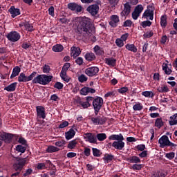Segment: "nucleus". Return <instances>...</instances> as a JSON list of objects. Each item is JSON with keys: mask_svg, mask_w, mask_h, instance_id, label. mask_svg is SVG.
Segmentation results:
<instances>
[{"mask_svg": "<svg viewBox=\"0 0 177 177\" xmlns=\"http://www.w3.org/2000/svg\"><path fill=\"white\" fill-rule=\"evenodd\" d=\"M78 23L77 30L79 32H82L87 37H92L95 33V28L92 26L91 19L83 17L77 19Z\"/></svg>", "mask_w": 177, "mask_h": 177, "instance_id": "f257e3e1", "label": "nucleus"}, {"mask_svg": "<svg viewBox=\"0 0 177 177\" xmlns=\"http://www.w3.org/2000/svg\"><path fill=\"white\" fill-rule=\"evenodd\" d=\"M53 76L46 75H39L32 80V84H39L40 85H48L52 81Z\"/></svg>", "mask_w": 177, "mask_h": 177, "instance_id": "f03ea898", "label": "nucleus"}, {"mask_svg": "<svg viewBox=\"0 0 177 177\" xmlns=\"http://www.w3.org/2000/svg\"><path fill=\"white\" fill-rule=\"evenodd\" d=\"M27 163V158H16V162L14 164V169L15 171H21L23 169V167L26 165Z\"/></svg>", "mask_w": 177, "mask_h": 177, "instance_id": "7ed1b4c3", "label": "nucleus"}, {"mask_svg": "<svg viewBox=\"0 0 177 177\" xmlns=\"http://www.w3.org/2000/svg\"><path fill=\"white\" fill-rule=\"evenodd\" d=\"M158 143L160 147H165L167 146H171V147H175V144L169 141V138L167 136H162L158 140Z\"/></svg>", "mask_w": 177, "mask_h": 177, "instance_id": "20e7f679", "label": "nucleus"}, {"mask_svg": "<svg viewBox=\"0 0 177 177\" xmlns=\"http://www.w3.org/2000/svg\"><path fill=\"white\" fill-rule=\"evenodd\" d=\"M35 75H37V72H32L28 77L26 76L24 73H20L18 81L19 82H28V81H32Z\"/></svg>", "mask_w": 177, "mask_h": 177, "instance_id": "39448f33", "label": "nucleus"}, {"mask_svg": "<svg viewBox=\"0 0 177 177\" xmlns=\"http://www.w3.org/2000/svg\"><path fill=\"white\" fill-rule=\"evenodd\" d=\"M154 16V8H153V6L149 5L147 6V9L145 11L142 17L145 19H147V17H149V20H153Z\"/></svg>", "mask_w": 177, "mask_h": 177, "instance_id": "423d86ee", "label": "nucleus"}, {"mask_svg": "<svg viewBox=\"0 0 177 177\" xmlns=\"http://www.w3.org/2000/svg\"><path fill=\"white\" fill-rule=\"evenodd\" d=\"M20 33L16 31L10 32L7 35L8 39L11 42H17L20 39Z\"/></svg>", "mask_w": 177, "mask_h": 177, "instance_id": "0eeeda50", "label": "nucleus"}, {"mask_svg": "<svg viewBox=\"0 0 177 177\" xmlns=\"http://www.w3.org/2000/svg\"><path fill=\"white\" fill-rule=\"evenodd\" d=\"M86 142L89 143H97V139H96V135L92 133H86L83 135Z\"/></svg>", "mask_w": 177, "mask_h": 177, "instance_id": "6e6552de", "label": "nucleus"}, {"mask_svg": "<svg viewBox=\"0 0 177 177\" xmlns=\"http://www.w3.org/2000/svg\"><path fill=\"white\" fill-rule=\"evenodd\" d=\"M70 66H71V64L70 63H66L63 66L62 69L60 73L61 78L62 80H64V81H66V82H68V80L67 78H66V75H67V70H68V68H70Z\"/></svg>", "mask_w": 177, "mask_h": 177, "instance_id": "1a4fd4ad", "label": "nucleus"}, {"mask_svg": "<svg viewBox=\"0 0 177 177\" xmlns=\"http://www.w3.org/2000/svg\"><path fill=\"white\" fill-rule=\"evenodd\" d=\"M97 73H99V68L97 66L88 67L85 70V74H86L88 77H93L96 75Z\"/></svg>", "mask_w": 177, "mask_h": 177, "instance_id": "9d476101", "label": "nucleus"}, {"mask_svg": "<svg viewBox=\"0 0 177 177\" xmlns=\"http://www.w3.org/2000/svg\"><path fill=\"white\" fill-rule=\"evenodd\" d=\"M13 139V135L9 133H3L0 134V140H3L5 143H10Z\"/></svg>", "mask_w": 177, "mask_h": 177, "instance_id": "9b49d317", "label": "nucleus"}, {"mask_svg": "<svg viewBox=\"0 0 177 177\" xmlns=\"http://www.w3.org/2000/svg\"><path fill=\"white\" fill-rule=\"evenodd\" d=\"M86 10L91 16H96L99 13V6L97 4L91 5L86 8Z\"/></svg>", "mask_w": 177, "mask_h": 177, "instance_id": "f8f14e48", "label": "nucleus"}, {"mask_svg": "<svg viewBox=\"0 0 177 177\" xmlns=\"http://www.w3.org/2000/svg\"><path fill=\"white\" fill-rule=\"evenodd\" d=\"M93 109H101L103 106V98L101 97H97L93 100Z\"/></svg>", "mask_w": 177, "mask_h": 177, "instance_id": "ddd939ff", "label": "nucleus"}, {"mask_svg": "<svg viewBox=\"0 0 177 177\" xmlns=\"http://www.w3.org/2000/svg\"><path fill=\"white\" fill-rule=\"evenodd\" d=\"M68 8L71 10L77 12V13L82 12V6L78 5L77 3H69L68 4Z\"/></svg>", "mask_w": 177, "mask_h": 177, "instance_id": "4468645a", "label": "nucleus"}, {"mask_svg": "<svg viewBox=\"0 0 177 177\" xmlns=\"http://www.w3.org/2000/svg\"><path fill=\"white\" fill-rule=\"evenodd\" d=\"M91 121L94 125H103V124L106 123L107 120L106 118H102L100 116L96 118H91Z\"/></svg>", "mask_w": 177, "mask_h": 177, "instance_id": "2eb2a0df", "label": "nucleus"}, {"mask_svg": "<svg viewBox=\"0 0 177 177\" xmlns=\"http://www.w3.org/2000/svg\"><path fill=\"white\" fill-rule=\"evenodd\" d=\"M131 13V4L126 3L124 4L123 10L120 13L122 17H127Z\"/></svg>", "mask_w": 177, "mask_h": 177, "instance_id": "dca6fc26", "label": "nucleus"}, {"mask_svg": "<svg viewBox=\"0 0 177 177\" xmlns=\"http://www.w3.org/2000/svg\"><path fill=\"white\" fill-rule=\"evenodd\" d=\"M37 109V114L39 118H42L45 120L46 118V114H45V108L41 106H38L36 107Z\"/></svg>", "mask_w": 177, "mask_h": 177, "instance_id": "f3484780", "label": "nucleus"}, {"mask_svg": "<svg viewBox=\"0 0 177 177\" xmlns=\"http://www.w3.org/2000/svg\"><path fill=\"white\" fill-rule=\"evenodd\" d=\"M8 12L11 15V17L12 19H15V17H17V16H20V9L15 8V6H11L10 9L8 10Z\"/></svg>", "mask_w": 177, "mask_h": 177, "instance_id": "a211bd4d", "label": "nucleus"}, {"mask_svg": "<svg viewBox=\"0 0 177 177\" xmlns=\"http://www.w3.org/2000/svg\"><path fill=\"white\" fill-rule=\"evenodd\" d=\"M112 147H114L116 150H122L125 147V142L123 141H114L112 143Z\"/></svg>", "mask_w": 177, "mask_h": 177, "instance_id": "6ab92c4d", "label": "nucleus"}, {"mask_svg": "<svg viewBox=\"0 0 177 177\" xmlns=\"http://www.w3.org/2000/svg\"><path fill=\"white\" fill-rule=\"evenodd\" d=\"M95 92H96V90H95V88H91L87 86H84L80 90V95L86 96L88 93H95Z\"/></svg>", "mask_w": 177, "mask_h": 177, "instance_id": "aec40b11", "label": "nucleus"}, {"mask_svg": "<svg viewBox=\"0 0 177 177\" xmlns=\"http://www.w3.org/2000/svg\"><path fill=\"white\" fill-rule=\"evenodd\" d=\"M71 55L73 59L78 57V55H81V48H80V47L73 46L71 47Z\"/></svg>", "mask_w": 177, "mask_h": 177, "instance_id": "412c9836", "label": "nucleus"}, {"mask_svg": "<svg viewBox=\"0 0 177 177\" xmlns=\"http://www.w3.org/2000/svg\"><path fill=\"white\" fill-rule=\"evenodd\" d=\"M117 23H120V17L118 15H111V21L109 22L111 27H117Z\"/></svg>", "mask_w": 177, "mask_h": 177, "instance_id": "4be33fe9", "label": "nucleus"}, {"mask_svg": "<svg viewBox=\"0 0 177 177\" xmlns=\"http://www.w3.org/2000/svg\"><path fill=\"white\" fill-rule=\"evenodd\" d=\"M109 140H117V142L124 140V136L120 134H113L109 137Z\"/></svg>", "mask_w": 177, "mask_h": 177, "instance_id": "5701e85b", "label": "nucleus"}, {"mask_svg": "<svg viewBox=\"0 0 177 177\" xmlns=\"http://www.w3.org/2000/svg\"><path fill=\"white\" fill-rule=\"evenodd\" d=\"M78 106H81L82 109H88V107H91V103L88 102H83L81 100V98H77L76 100Z\"/></svg>", "mask_w": 177, "mask_h": 177, "instance_id": "b1692460", "label": "nucleus"}, {"mask_svg": "<svg viewBox=\"0 0 177 177\" xmlns=\"http://www.w3.org/2000/svg\"><path fill=\"white\" fill-rule=\"evenodd\" d=\"M16 88H17V82H14L6 86L4 88V91H7V92H15L16 91Z\"/></svg>", "mask_w": 177, "mask_h": 177, "instance_id": "393cba45", "label": "nucleus"}, {"mask_svg": "<svg viewBox=\"0 0 177 177\" xmlns=\"http://www.w3.org/2000/svg\"><path fill=\"white\" fill-rule=\"evenodd\" d=\"M162 67L163 71H165L167 75H171V73H172V69L169 68V66H168V63H163Z\"/></svg>", "mask_w": 177, "mask_h": 177, "instance_id": "a878e982", "label": "nucleus"}, {"mask_svg": "<svg viewBox=\"0 0 177 177\" xmlns=\"http://www.w3.org/2000/svg\"><path fill=\"white\" fill-rule=\"evenodd\" d=\"M84 58L87 62H93L96 59V56L93 53H87L85 54Z\"/></svg>", "mask_w": 177, "mask_h": 177, "instance_id": "bb28decb", "label": "nucleus"}, {"mask_svg": "<svg viewBox=\"0 0 177 177\" xmlns=\"http://www.w3.org/2000/svg\"><path fill=\"white\" fill-rule=\"evenodd\" d=\"M104 62L108 66H111L112 67H114V66H115V63H117V60L113 57L106 58Z\"/></svg>", "mask_w": 177, "mask_h": 177, "instance_id": "cd10ccee", "label": "nucleus"}, {"mask_svg": "<svg viewBox=\"0 0 177 177\" xmlns=\"http://www.w3.org/2000/svg\"><path fill=\"white\" fill-rule=\"evenodd\" d=\"M125 48L127 50L133 52V53H136V52H138V48L135 46V44H127L125 45Z\"/></svg>", "mask_w": 177, "mask_h": 177, "instance_id": "c85d7f7f", "label": "nucleus"}, {"mask_svg": "<svg viewBox=\"0 0 177 177\" xmlns=\"http://www.w3.org/2000/svg\"><path fill=\"white\" fill-rule=\"evenodd\" d=\"M66 139L67 140H70V139H73V136H75V131L74 129H71L68 132L65 133Z\"/></svg>", "mask_w": 177, "mask_h": 177, "instance_id": "c756f323", "label": "nucleus"}, {"mask_svg": "<svg viewBox=\"0 0 177 177\" xmlns=\"http://www.w3.org/2000/svg\"><path fill=\"white\" fill-rule=\"evenodd\" d=\"M157 91H159L160 93H167V92L169 91V88L167 85L162 84L158 87Z\"/></svg>", "mask_w": 177, "mask_h": 177, "instance_id": "7c9ffc66", "label": "nucleus"}, {"mask_svg": "<svg viewBox=\"0 0 177 177\" xmlns=\"http://www.w3.org/2000/svg\"><path fill=\"white\" fill-rule=\"evenodd\" d=\"M95 138L99 140V142H103V140H106V139H107V136L104 133H100L95 136Z\"/></svg>", "mask_w": 177, "mask_h": 177, "instance_id": "2f4dec72", "label": "nucleus"}, {"mask_svg": "<svg viewBox=\"0 0 177 177\" xmlns=\"http://www.w3.org/2000/svg\"><path fill=\"white\" fill-rule=\"evenodd\" d=\"M20 67L16 66L15 68H14L12 70V73L10 75V78H15V77H17V75L20 74Z\"/></svg>", "mask_w": 177, "mask_h": 177, "instance_id": "473e14b6", "label": "nucleus"}, {"mask_svg": "<svg viewBox=\"0 0 177 177\" xmlns=\"http://www.w3.org/2000/svg\"><path fill=\"white\" fill-rule=\"evenodd\" d=\"M113 158L114 156L108 153H106L103 157V160L106 164L110 162V161H113Z\"/></svg>", "mask_w": 177, "mask_h": 177, "instance_id": "72a5a7b5", "label": "nucleus"}, {"mask_svg": "<svg viewBox=\"0 0 177 177\" xmlns=\"http://www.w3.org/2000/svg\"><path fill=\"white\" fill-rule=\"evenodd\" d=\"M133 110L134 111H140V110H143V105L140 102H136L133 106Z\"/></svg>", "mask_w": 177, "mask_h": 177, "instance_id": "f704fd0d", "label": "nucleus"}, {"mask_svg": "<svg viewBox=\"0 0 177 177\" xmlns=\"http://www.w3.org/2000/svg\"><path fill=\"white\" fill-rule=\"evenodd\" d=\"M170 120L169 121V125H176L177 124V113L174 114L173 116L170 117Z\"/></svg>", "mask_w": 177, "mask_h": 177, "instance_id": "c9c22d12", "label": "nucleus"}, {"mask_svg": "<svg viewBox=\"0 0 177 177\" xmlns=\"http://www.w3.org/2000/svg\"><path fill=\"white\" fill-rule=\"evenodd\" d=\"M129 160L131 164H138V163L140 162V158H139V157L135 156L130 157L129 158Z\"/></svg>", "mask_w": 177, "mask_h": 177, "instance_id": "e433bc0d", "label": "nucleus"}, {"mask_svg": "<svg viewBox=\"0 0 177 177\" xmlns=\"http://www.w3.org/2000/svg\"><path fill=\"white\" fill-rule=\"evenodd\" d=\"M93 49L95 53H96V55H98L99 56L104 53V51H103V48H100L99 46H95Z\"/></svg>", "mask_w": 177, "mask_h": 177, "instance_id": "4c0bfd02", "label": "nucleus"}, {"mask_svg": "<svg viewBox=\"0 0 177 177\" xmlns=\"http://www.w3.org/2000/svg\"><path fill=\"white\" fill-rule=\"evenodd\" d=\"M77 145H78V141H77V140H73L68 144V149H75V147H77Z\"/></svg>", "mask_w": 177, "mask_h": 177, "instance_id": "58836bf2", "label": "nucleus"}, {"mask_svg": "<svg viewBox=\"0 0 177 177\" xmlns=\"http://www.w3.org/2000/svg\"><path fill=\"white\" fill-rule=\"evenodd\" d=\"M163 126H164V122H162V119L157 118L155 122V127H156V128H158V129H160V128H161Z\"/></svg>", "mask_w": 177, "mask_h": 177, "instance_id": "ea45409f", "label": "nucleus"}, {"mask_svg": "<svg viewBox=\"0 0 177 177\" xmlns=\"http://www.w3.org/2000/svg\"><path fill=\"white\" fill-rule=\"evenodd\" d=\"M64 49V47L62 44H57L53 47V52H62Z\"/></svg>", "mask_w": 177, "mask_h": 177, "instance_id": "a19ab883", "label": "nucleus"}, {"mask_svg": "<svg viewBox=\"0 0 177 177\" xmlns=\"http://www.w3.org/2000/svg\"><path fill=\"white\" fill-rule=\"evenodd\" d=\"M59 149L55 146L48 147L46 151L47 153H55V151H59Z\"/></svg>", "mask_w": 177, "mask_h": 177, "instance_id": "79ce46f5", "label": "nucleus"}, {"mask_svg": "<svg viewBox=\"0 0 177 177\" xmlns=\"http://www.w3.org/2000/svg\"><path fill=\"white\" fill-rule=\"evenodd\" d=\"M160 26L162 27H167V15H162L160 18Z\"/></svg>", "mask_w": 177, "mask_h": 177, "instance_id": "37998d69", "label": "nucleus"}, {"mask_svg": "<svg viewBox=\"0 0 177 177\" xmlns=\"http://www.w3.org/2000/svg\"><path fill=\"white\" fill-rule=\"evenodd\" d=\"M142 95L145 96V97H154V93L152 91H143Z\"/></svg>", "mask_w": 177, "mask_h": 177, "instance_id": "c03bdc74", "label": "nucleus"}, {"mask_svg": "<svg viewBox=\"0 0 177 177\" xmlns=\"http://www.w3.org/2000/svg\"><path fill=\"white\" fill-rule=\"evenodd\" d=\"M24 27L26 31H34V26H32V24H30L28 22H25Z\"/></svg>", "mask_w": 177, "mask_h": 177, "instance_id": "a18cd8bd", "label": "nucleus"}, {"mask_svg": "<svg viewBox=\"0 0 177 177\" xmlns=\"http://www.w3.org/2000/svg\"><path fill=\"white\" fill-rule=\"evenodd\" d=\"M17 151H19V153H25L26 148V147H23V145H17L16 147Z\"/></svg>", "mask_w": 177, "mask_h": 177, "instance_id": "49530a36", "label": "nucleus"}, {"mask_svg": "<svg viewBox=\"0 0 177 177\" xmlns=\"http://www.w3.org/2000/svg\"><path fill=\"white\" fill-rule=\"evenodd\" d=\"M93 154L94 157H100V155L102 154V152H100V150L96 149V148H93Z\"/></svg>", "mask_w": 177, "mask_h": 177, "instance_id": "de8ad7c7", "label": "nucleus"}, {"mask_svg": "<svg viewBox=\"0 0 177 177\" xmlns=\"http://www.w3.org/2000/svg\"><path fill=\"white\" fill-rule=\"evenodd\" d=\"M134 12L138 13V14H141L142 12H143V6L142 5H138L134 10Z\"/></svg>", "mask_w": 177, "mask_h": 177, "instance_id": "09e8293b", "label": "nucleus"}, {"mask_svg": "<svg viewBox=\"0 0 177 177\" xmlns=\"http://www.w3.org/2000/svg\"><path fill=\"white\" fill-rule=\"evenodd\" d=\"M78 81L80 82H86V81H88V77H86L85 75L82 74L80 76L78 77Z\"/></svg>", "mask_w": 177, "mask_h": 177, "instance_id": "8fccbe9b", "label": "nucleus"}, {"mask_svg": "<svg viewBox=\"0 0 177 177\" xmlns=\"http://www.w3.org/2000/svg\"><path fill=\"white\" fill-rule=\"evenodd\" d=\"M115 44L118 48H122V46H124V41L120 38L116 39Z\"/></svg>", "mask_w": 177, "mask_h": 177, "instance_id": "3c124183", "label": "nucleus"}, {"mask_svg": "<svg viewBox=\"0 0 177 177\" xmlns=\"http://www.w3.org/2000/svg\"><path fill=\"white\" fill-rule=\"evenodd\" d=\"M55 145V146H57V147H63V146L66 145V141L64 140H61L57 141Z\"/></svg>", "mask_w": 177, "mask_h": 177, "instance_id": "603ef678", "label": "nucleus"}, {"mask_svg": "<svg viewBox=\"0 0 177 177\" xmlns=\"http://www.w3.org/2000/svg\"><path fill=\"white\" fill-rule=\"evenodd\" d=\"M165 157L166 158H168V160H172L175 157V152L167 153Z\"/></svg>", "mask_w": 177, "mask_h": 177, "instance_id": "864d4df0", "label": "nucleus"}, {"mask_svg": "<svg viewBox=\"0 0 177 177\" xmlns=\"http://www.w3.org/2000/svg\"><path fill=\"white\" fill-rule=\"evenodd\" d=\"M151 26V21H144L142 22V26L145 28L146 27H150Z\"/></svg>", "mask_w": 177, "mask_h": 177, "instance_id": "5fc2aeb1", "label": "nucleus"}, {"mask_svg": "<svg viewBox=\"0 0 177 177\" xmlns=\"http://www.w3.org/2000/svg\"><path fill=\"white\" fill-rule=\"evenodd\" d=\"M128 91V87H122L118 90V92L119 93H122V95H124V93H127Z\"/></svg>", "mask_w": 177, "mask_h": 177, "instance_id": "6e6d98bb", "label": "nucleus"}, {"mask_svg": "<svg viewBox=\"0 0 177 177\" xmlns=\"http://www.w3.org/2000/svg\"><path fill=\"white\" fill-rule=\"evenodd\" d=\"M42 70H43V73H49L50 71V66H49V65H46L45 64L43 68H42Z\"/></svg>", "mask_w": 177, "mask_h": 177, "instance_id": "4d7b16f0", "label": "nucleus"}, {"mask_svg": "<svg viewBox=\"0 0 177 177\" xmlns=\"http://www.w3.org/2000/svg\"><path fill=\"white\" fill-rule=\"evenodd\" d=\"M153 31H148L144 34V38H151L153 35Z\"/></svg>", "mask_w": 177, "mask_h": 177, "instance_id": "13d9d810", "label": "nucleus"}, {"mask_svg": "<svg viewBox=\"0 0 177 177\" xmlns=\"http://www.w3.org/2000/svg\"><path fill=\"white\" fill-rule=\"evenodd\" d=\"M54 88H55L56 89H63V84L57 82L55 85H54Z\"/></svg>", "mask_w": 177, "mask_h": 177, "instance_id": "bf43d9fd", "label": "nucleus"}, {"mask_svg": "<svg viewBox=\"0 0 177 177\" xmlns=\"http://www.w3.org/2000/svg\"><path fill=\"white\" fill-rule=\"evenodd\" d=\"M18 142L21 145H24V146H27V140H26V139H24V138H23V137L19 138Z\"/></svg>", "mask_w": 177, "mask_h": 177, "instance_id": "052dcab7", "label": "nucleus"}, {"mask_svg": "<svg viewBox=\"0 0 177 177\" xmlns=\"http://www.w3.org/2000/svg\"><path fill=\"white\" fill-rule=\"evenodd\" d=\"M50 100H53V102H59V100H60V98H59L57 95L53 94L50 96Z\"/></svg>", "mask_w": 177, "mask_h": 177, "instance_id": "680f3d73", "label": "nucleus"}, {"mask_svg": "<svg viewBox=\"0 0 177 177\" xmlns=\"http://www.w3.org/2000/svg\"><path fill=\"white\" fill-rule=\"evenodd\" d=\"M132 26V21L128 19L125 21L123 24V27H131Z\"/></svg>", "mask_w": 177, "mask_h": 177, "instance_id": "e2e57ef3", "label": "nucleus"}, {"mask_svg": "<svg viewBox=\"0 0 177 177\" xmlns=\"http://www.w3.org/2000/svg\"><path fill=\"white\" fill-rule=\"evenodd\" d=\"M21 48H23V49H28L31 48V44L30 43L24 42L22 44Z\"/></svg>", "mask_w": 177, "mask_h": 177, "instance_id": "0e129e2a", "label": "nucleus"}, {"mask_svg": "<svg viewBox=\"0 0 177 177\" xmlns=\"http://www.w3.org/2000/svg\"><path fill=\"white\" fill-rule=\"evenodd\" d=\"M132 168L134 171H140V169H142V165H133L132 166Z\"/></svg>", "mask_w": 177, "mask_h": 177, "instance_id": "69168bd1", "label": "nucleus"}, {"mask_svg": "<svg viewBox=\"0 0 177 177\" xmlns=\"http://www.w3.org/2000/svg\"><path fill=\"white\" fill-rule=\"evenodd\" d=\"M66 127H68V122L67 121H64L59 125V128L61 129L66 128Z\"/></svg>", "mask_w": 177, "mask_h": 177, "instance_id": "338daca9", "label": "nucleus"}, {"mask_svg": "<svg viewBox=\"0 0 177 177\" xmlns=\"http://www.w3.org/2000/svg\"><path fill=\"white\" fill-rule=\"evenodd\" d=\"M37 168V169H45V168H46V166L45 163H38Z\"/></svg>", "mask_w": 177, "mask_h": 177, "instance_id": "774afa93", "label": "nucleus"}]
</instances>
